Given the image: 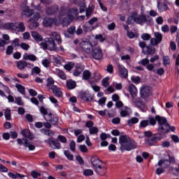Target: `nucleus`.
I'll use <instances>...</instances> for the list:
<instances>
[{
    "mask_svg": "<svg viewBox=\"0 0 179 179\" xmlns=\"http://www.w3.org/2000/svg\"><path fill=\"white\" fill-rule=\"evenodd\" d=\"M139 64L141 65H143V66H145V65L149 64V60L148 59H143L141 61L139 62Z\"/></svg>",
    "mask_w": 179,
    "mask_h": 179,
    "instance_id": "obj_64",
    "label": "nucleus"
},
{
    "mask_svg": "<svg viewBox=\"0 0 179 179\" xmlns=\"http://www.w3.org/2000/svg\"><path fill=\"white\" fill-rule=\"evenodd\" d=\"M136 107H138V108H140V110H141V111H143V113H145V111H146L145 107L146 106L145 105V102L141 101V99H137L136 101H134Z\"/></svg>",
    "mask_w": 179,
    "mask_h": 179,
    "instance_id": "obj_21",
    "label": "nucleus"
},
{
    "mask_svg": "<svg viewBox=\"0 0 179 179\" xmlns=\"http://www.w3.org/2000/svg\"><path fill=\"white\" fill-rule=\"evenodd\" d=\"M171 171L173 176H179V164L178 168H172Z\"/></svg>",
    "mask_w": 179,
    "mask_h": 179,
    "instance_id": "obj_62",
    "label": "nucleus"
},
{
    "mask_svg": "<svg viewBox=\"0 0 179 179\" xmlns=\"http://www.w3.org/2000/svg\"><path fill=\"white\" fill-rule=\"evenodd\" d=\"M127 37H129V38H138V34L134 33L132 31H127Z\"/></svg>",
    "mask_w": 179,
    "mask_h": 179,
    "instance_id": "obj_49",
    "label": "nucleus"
},
{
    "mask_svg": "<svg viewBox=\"0 0 179 179\" xmlns=\"http://www.w3.org/2000/svg\"><path fill=\"white\" fill-rule=\"evenodd\" d=\"M54 83H55V81L54 80L53 78L52 77L48 78L46 86L47 87H48V89L52 90V87H54V86H56V85H54Z\"/></svg>",
    "mask_w": 179,
    "mask_h": 179,
    "instance_id": "obj_31",
    "label": "nucleus"
},
{
    "mask_svg": "<svg viewBox=\"0 0 179 179\" xmlns=\"http://www.w3.org/2000/svg\"><path fill=\"white\" fill-rule=\"evenodd\" d=\"M97 40H99L101 43H104L106 41V38L103 37V35L101 34H98L95 36V39L92 42L94 43V45H97Z\"/></svg>",
    "mask_w": 179,
    "mask_h": 179,
    "instance_id": "obj_32",
    "label": "nucleus"
},
{
    "mask_svg": "<svg viewBox=\"0 0 179 179\" xmlns=\"http://www.w3.org/2000/svg\"><path fill=\"white\" fill-rule=\"evenodd\" d=\"M92 78H94L96 82H99V80H101V75L99 73H94Z\"/></svg>",
    "mask_w": 179,
    "mask_h": 179,
    "instance_id": "obj_52",
    "label": "nucleus"
},
{
    "mask_svg": "<svg viewBox=\"0 0 179 179\" xmlns=\"http://www.w3.org/2000/svg\"><path fill=\"white\" fill-rule=\"evenodd\" d=\"M78 16V10L76 8H73L68 10L67 12V17L64 18L63 17H61L62 20V24L63 26H69V24L71 23L73 19H75Z\"/></svg>",
    "mask_w": 179,
    "mask_h": 179,
    "instance_id": "obj_6",
    "label": "nucleus"
},
{
    "mask_svg": "<svg viewBox=\"0 0 179 179\" xmlns=\"http://www.w3.org/2000/svg\"><path fill=\"white\" fill-rule=\"evenodd\" d=\"M91 164L98 176H106L107 169L103 166V161L100 160L99 157H92L91 158Z\"/></svg>",
    "mask_w": 179,
    "mask_h": 179,
    "instance_id": "obj_3",
    "label": "nucleus"
},
{
    "mask_svg": "<svg viewBox=\"0 0 179 179\" xmlns=\"http://www.w3.org/2000/svg\"><path fill=\"white\" fill-rule=\"evenodd\" d=\"M118 75L120 78H128V70L121 64H117Z\"/></svg>",
    "mask_w": 179,
    "mask_h": 179,
    "instance_id": "obj_16",
    "label": "nucleus"
},
{
    "mask_svg": "<svg viewBox=\"0 0 179 179\" xmlns=\"http://www.w3.org/2000/svg\"><path fill=\"white\" fill-rule=\"evenodd\" d=\"M110 80V78L106 77L102 80V86L104 87H108L110 85V83L108 82Z\"/></svg>",
    "mask_w": 179,
    "mask_h": 179,
    "instance_id": "obj_47",
    "label": "nucleus"
},
{
    "mask_svg": "<svg viewBox=\"0 0 179 179\" xmlns=\"http://www.w3.org/2000/svg\"><path fill=\"white\" fill-rule=\"evenodd\" d=\"M151 37L152 36L149 34H143L141 35V38H142V40H144V41H148L150 40Z\"/></svg>",
    "mask_w": 179,
    "mask_h": 179,
    "instance_id": "obj_50",
    "label": "nucleus"
},
{
    "mask_svg": "<svg viewBox=\"0 0 179 179\" xmlns=\"http://www.w3.org/2000/svg\"><path fill=\"white\" fill-rule=\"evenodd\" d=\"M143 52L146 55H152L156 52V49L153 47L147 46L145 48Z\"/></svg>",
    "mask_w": 179,
    "mask_h": 179,
    "instance_id": "obj_24",
    "label": "nucleus"
},
{
    "mask_svg": "<svg viewBox=\"0 0 179 179\" xmlns=\"http://www.w3.org/2000/svg\"><path fill=\"white\" fill-rule=\"evenodd\" d=\"M64 155L67 157L68 160L72 161L73 160V155L71 154V152L68 150H64Z\"/></svg>",
    "mask_w": 179,
    "mask_h": 179,
    "instance_id": "obj_45",
    "label": "nucleus"
},
{
    "mask_svg": "<svg viewBox=\"0 0 179 179\" xmlns=\"http://www.w3.org/2000/svg\"><path fill=\"white\" fill-rule=\"evenodd\" d=\"M55 73L60 79H63V80H66V76L65 75V73L64 71H61L59 69H55Z\"/></svg>",
    "mask_w": 179,
    "mask_h": 179,
    "instance_id": "obj_30",
    "label": "nucleus"
},
{
    "mask_svg": "<svg viewBox=\"0 0 179 179\" xmlns=\"http://www.w3.org/2000/svg\"><path fill=\"white\" fill-rule=\"evenodd\" d=\"M83 176H85L86 177L93 176V174H94L93 170H92V169H85V170L83 171Z\"/></svg>",
    "mask_w": 179,
    "mask_h": 179,
    "instance_id": "obj_46",
    "label": "nucleus"
},
{
    "mask_svg": "<svg viewBox=\"0 0 179 179\" xmlns=\"http://www.w3.org/2000/svg\"><path fill=\"white\" fill-rule=\"evenodd\" d=\"M85 66L82 64H77V66H76V70L73 72L74 76H79V75H80V73L83 72Z\"/></svg>",
    "mask_w": 179,
    "mask_h": 179,
    "instance_id": "obj_22",
    "label": "nucleus"
},
{
    "mask_svg": "<svg viewBox=\"0 0 179 179\" xmlns=\"http://www.w3.org/2000/svg\"><path fill=\"white\" fill-rule=\"evenodd\" d=\"M158 166L160 167L163 166L164 169H167L170 166V161L169 159H161L158 162Z\"/></svg>",
    "mask_w": 179,
    "mask_h": 179,
    "instance_id": "obj_28",
    "label": "nucleus"
},
{
    "mask_svg": "<svg viewBox=\"0 0 179 179\" xmlns=\"http://www.w3.org/2000/svg\"><path fill=\"white\" fill-rule=\"evenodd\" d=\"M31 36L36 41H43V36L40 35V34L37 33L36 31H32Z\"/></svg>",
    "mask_w": 179,
    "mask_h": 179,
    "instance_id": "obj_34",
    "label": "nucleus"
},
{
    "mask_svg": "<svg viewBox=\"0 0 179 179\" xmlns=\"http://www.w3.org/2000/svg\"><path fill=\"white\" fill-rule=\"evenodd\" d=\"M147 121H148V124H150V125H156L157 120L156 118L155 119V117H149Z\"/></svg>",
    "mask_w": 179,
    "mask_h": 179,
    "instance_id": "obj_56",
    "label": "nucleus"
},
{
    "mask_svg": "<svg viewBox=\"0 0 179 179\" xmlns=\"http://www.w3.org/2000/svg\"><path fill=\"white\" fill-rule=\"evenodd\" d=\"M23 59H25L26 61H37V57L34 55H29L27 53H25L22 56Z\"/></svg>",
    "mask_w": 179,
    "mask_h": 179,
    "instance_id": "obj_27",
    "label": "nucleus"
},
{
    "mask_svg": "<svg viewBox=\"0 0 179 179\" xmlns=\"http://www.w3.org/2000/svg\"><path fill=\"white\" fill-rule=\"evenodd\" d=\"M157 8L159 12H164L169 9V7L166 4L160 3V2H158Z\"/></svg>",
    "mask_w": 179,
    "mask_h": 179,
    "instance_id": "obj_37",
    "label": "nucleus"
},
{
    "mask_svg": "<svg viewBox=\"0 0 179 179\" xmlns=\"http://www.w3.org/2000/svg\"><path fill=\"white\" fill-rule=\"evenodd\" d=\"M79 97L81 100H84V101H92L93 100V96L90 95L89 92H80Z\"/></svg>",
    "mask_w": 179,
    "mask_h": 179,
    "instance_id": "obj_17",
    "label": "nucleus"
},
{
    "mask_svg": "<svg viewBox=\"0 0 179 179\" xmlns=\"http://www.w3.org/2000/svg\"><path fill=\"white\" fill-rule=\"evenodd\" d=\"M57 139H59L62 143H66V142H68V141L66 140V137L62 135H59Z\"/></svg>",
    "mask_w": 179,
    "mask_h": 179,
    "instance_id": "obj_53",
    "label": "nucleus"
},
{
    "mask_svg": "<svg viewBox=\"0 0 179 179\" xmlns=\"http://www.w3.org/2000/svg\"><path fill=\"white\" fill-rule=\"evenodd\" d=\"M164 167L157 168L155 171L156 175L160 176V174H163L164 173Z\"/></svg>",
    "mask_w": 179,
    "mask_h": 179,
    "instance_id": "obj_54",
    "label": "nucleus"
},
{
    "mask_svg": "<svg viewBox=\"0 0 179 179\" xmlns=\"http://www.w3.org/2000/svg\"><path fill=\"white\" fill-rule=\"evenodd\" d=\"M61 23H62L61 17H59L57 19L45 18L43 22V24L45 27H50V26H52V24L58 26L59 24H61Z\"/></svg>",
    "mask_w": 179,
    "mask_h": 179,
    "instance_id": "obj_8",
    "label": "nucleus"
},
{
    "mask_svg": "<svg viewBox=\"0 0 179 179\" xmlns=\"http://www.w3.org/2000/svg\"><path fill=\"white\" fill-rule=\"evenodd\" d=\"M4 115L6 120L8 121H10V118H12L11 113H10V109L6 108L4 110Z\"/></svg>",
    "mask_w": 179,
    "mask_h": 179,
    "instance_id": "obj_38",
    "label": "nucleus"
},
{
    "mask_svg": "<svg viewBox=\"0 0 179 179\" xmlns=\"http://www.w3.org/2000/svg\"><path fill=\"white\" fill-rule=\"evenodd\" d=\"M15 87L19 92V93H21V94H24L25 90H24V87L20 84H16Z\"/></svg>",
    "mask_w": 179,
    "mask_h": 179,
    "instance_id": "obj_39",
    "label": "nucleus"
},
{
    "mask_svg": "<svg viewBox=\"0 0 179 179\" xmlns=\"http://www.w3.org/2000/svg\"><path fill=\"white\" fill-rule=\"evenodd\" d=\"M45 43L42 42L41 43V46L44 50H50V51H57L58 50L57 48V45L55 44V41L52 38H48L45 39Z\"/></svg>",
    "mask_w": 179,
    "mask_h": 179,
    "instance_id": "obj_7",
    "label": "nucleus"
},
{
    "mask_svg": "<svg viewBox=\"0 0 179 179\" xmlns=\"http://www.w3.org/2000/svg\"><path fill=\"white\" fill-rule=\"evenodd\" d=\"M73 68V63L70 62L66 65H64V69L66 71H71Z\"/></svg>",
    "mask_w": 179,
    "mask_h": 179,
    "instance_id": "obj_57",
    "label": "nucleus"
},
{
    "mask_svg": "<svg viewBox=\"0 0 179 179\" xmlns=\"http://www.w3.org/2000/svg\"><path fill=\"white\" fill-rule=\"evenodd\" d=\"M22 15V16H27V17H30L31 15H33L32 18L30 19L31 24L30 27H33V29H36V27H38V23H37V20L40 19V14L38 13H33V10L29 8L26 4H22L21 6Z\"/></svg>",
    "mask_w": 179,
    "mask_h": 179,
    "instance_id": "obj_1",
    "label": "nucleus"
},
{
    "mask_svg": "<svg viewBox=\"0 0 179 179\" xmlns=\"http://www.w3.org/2000/svg\"><path fill=\"white\" fill-rule=\"evenodd\" d=\"M44 134L47 135L48 136H53L54 131H52V130L45 129Z\"/></svg>",
    "mask_w": 179,
    "mask_h": 179,
    "instance_id": "obj_63",
    "label": "nucleus"
},
{
    "mask_svg": "<svg viewBox=\"0 0 179 179\" xmlns=\"http://www.w3.org/2000/svg\"><path fill=\"white\" fill-rule=\"evenodd\" d=\"M155 120H157L159 124V131L160 132H162V134H169V129H170V124L167 123V119H166V117H162L159 115H156Z\"/></svg>",
    "mask_w": 179,
    "mask_h": 179,
    "instance_id": "obj_5",
    "label": "nucleus"
},
{
    "mask_svg": "<svg viewBox=\"0 0 179 179\" xmlns=\"http://www.w3.org/2000/svg\"><path fill=\"white\" fill-rule=\"evenodd\" d=\"M92 57L94 59H101L103 58V51L99 46H94L92 49Z\"/></svg>",
    "mask_w": 179,
    "mask_h": 179,
    "instance_id": "obj_11",
    "label": "nucleus"
},
{
    "mask_svg": "<svg viewBox=\"0 0 179 179\" xmlns=\"http://www.w3.org/2000/svg\"><path fill=\"white\" fill-rule=\"evenodd\" d=\"M79 149L83 153H87V147L86 145H81L79 146Z\"/></svg>",
    "mask_w": 179,
    "mask_h": 179,
    "instance_id": "obj_59",
    "label": "nucleus"
},
{
    "mask_svg": "<svg viewBox=\"0 0 179 179\" xmlns=\"http://www.w3.org/2000/svg\"><path fill=\"white\" fill-rule=\"evenodd\" d=\"M41 73V69L38 68V66H35L31 69V75H38Z\"/></svg>",
    "mask_w": 179,
    "mask_h": 179,
    "instance_id": "obj_43",
    "label": "nucleus"
},
{
    "mask_svg": "<svg viewBox=\"0 0 179 179\" xmlns=\"http://www.w3.org/2000/svg\"><path fill=\"white\" fill-rule=\"evenodd\" d=\"M139 122V120L138 117H132L128 120L127 124L131 127V125H134V124H138Z\"/></svg>",
    "mask_w": 179,
    "mask_h": 179,
    "instance_id": "obj_40",
    "label": "nucleus"
},
{
    "mask_svg": "<svg viewBox=\"0 0 179 179\" xmlns=\"http://www.w3.org/2000/svg\"><path fill=\"white\" fill-rule=\"evenodd\" d=\"M136 14L132 15L127 20L128 24H132L135 23V22H136Z\"/></svg>",
    "mask_w": 179,
    "mask_h": 179,
    "instance_id": "obj_41",
    "label": "nucleus"
},
{
    "mask_svg": "<svg viewBox=\"0 0 179 179\" xmlns=\"http://www.w3.org/2000/svg\"><path fill=\"white\" fill-rule=\"evenodd\" d=\"M152 18L150 17H147L146 15H136V23L138 24H143L145 23H149L151 22Z\"/></svg>",
    "mask_w": 179,
    "mask_h": 179,
    "instance_id": "obj_14",
    "label": "nucleus"
},
{
    "mask_svg": "<svg viewBox=\"0 0 179 179\" xmlns=\"http://www.w3.org/2000/svg\"><path fill=\"white\" fill-rule=\"evenodd\" d=\"M94 46H96L94 43V42H82L80 43V47L87 54H91L93 48H94Z\"/></svg>",
    "mask_w": 179,
    "mask_h": 179,
    "instance_id": "obj_10",
    "label": "nucleus"
},
{
    "mask_svg": "<svg viewBox=\"0 0 179 179\" xmlns=\"http://www.w3.org/2000/svg\"><path fill=\"white\" fill-rule=\"evenodd\" d=\"M21 135H22L25 139H29L30 141L34 139V135H33V133L30 132V130L29 129L22 130Z\"/></svg>",
    "mask_w": 179,
    "mask_h": 179,
    "instance_id": "obj_19",
    "label": "nucleus"
},
{
    "mask_svg": "<svg viewBox=\"0 0 179 179\" xmlns=\"http://www.w3.org/2000/svg\"><path fill=\"white\" fill-rule=\"evenodd\" d=\"M66 86L70 90H72V89H75V87H76V82L71 80H68L66 82Z\"/></svg>",
    "mask_w": 179,
    "mask_h": 179,
    "instance_id": "obj_36",
    "label": "nucleus"
},
{
    "mask_svg": "<svg viewBox=\"0 0 179 179\" xmlns=\"http://www.w3.org/2000/svg\"><path fill=\"white\" fill-rule=\"evenodd\" d=\"M162 61H163V65H164V66H167V65H170V57L169 56H163Z\"/></svg>",
    "mask_w": 179,
    "mask_h": 179,
    "instance_id": "obj_42",
    "label": "nucleus"
},
{
    "mask_svg": "<svg viewBox=\"0 0 179 179\" xmlns=\"http://www.w3.org/2000/svg\"><path fill=\"white\" fill-rule=\"evenodd\" d=\"M27 66V62L24 61H19L17 63V66L18 69H20V71H23V69H24Z\"/></svg>",
    "mask_w": 179,
    "mask_h": 179,
    "instance_id": "obj_35",
    "label": "nucleus"
},
{
    "mask_svg": "<svg viewBox=\"0 0 179 179\" xmlns=\"http://www.w3.org/2000/svg\"><path fill=\"white\" fill-rule=\"evenodd\" d=\"M140 94L142 99H146V97L152 96V88L149 86L143 87L141 89Z\"/></svg>",
    "mask_w": 179,
    "mask_h": 179,
    "instance_id": "obj_13",
    "label": "nucleus"
},
{
    "mask_svg": "<svg viewBox=\"0 0 179 179\" xmlns=\"http://www.w3.org/2000/svg\"><path fill=\"white\" fill-rule=\"evenodd\" d=\"M40 111H41V114H43V115H47L46 117H48V115L50 114L47 111V109L45 108H44V106L40 107Z\"/></svg>",
    "mask_w": 179,
    "mask_h": 179,
    "instance_id": "obj_51",
    "label": "nucleus"
},
{
    "mask_svg": "<svg viewBox=\"0 0 179 179\" xmlns=\"http://www.w3.org/2000/svg\"><path fill=\"white\" fill-rule=\"evenodd\" d=\"M51 90L52 91L53 94L56 96V97H62V91L57 85L52 87Z\"/></svg>",
    "mask_w": 179,
    "mask_h": 179,
    "instance_id": "obj_23",
    "label": "nucleus"
},
{
    "mask_svg": "<svg viewBox=\"0 0 179 179\" xmlns=\"http://www.w3.org/2000/svg\"><path fill=\"white\" fill-rule=\"evenodd\" d=\"M131 80H132L134 83H139V82H141V78L138 76H131Z\"/></svg>",
    "mask_w": 179,
    "mask_h": 179,
    "instance_id": "obj_60",
    "label": "nucleus"
},
{
    "mask_svg": "<svg viewBox=\"0 0 179 179\" xmlns=\"http://www.w3.org/2000/svg\"><path fill=\"white\" fill-rule=\"evenodd\" d=\"M17 142L18 145H23L24 148H28L29 150H34V149H36V146H34V145H33V143H31V142H30V141L27 138H22V140L17 138Z\"/></svg>",
    "mask_w": 179,
    "mask_h": 179,
    "instance_id": "obj_9",
    "label": "nucleus"
},
{
    "mask_svg": "<svg viewBox=\"0 0 179 179\" xmlns=\"http://www.w3.org/2000/svg\"><path fill=\"white\" fill-rule=\"evenodd\" d=\"M46 121L51 122L52 125H57L58 124V116L49 113L47 117H45Z\"/></svg>",
    "mask_w": 179,
    "mask_h": 179,
    "instance_id": "obj_18",
    "label": "nucleus"
},
{
    "mask_svg": "<svg viewBox=\"0 0 179 179\" xmlns=\"http://www.w3.org/2000/svg\"><path fill=\"white\" fill-rule=\"evenodd\" d=\"M57 10H58V8H48L46 10V13L48 15H54V13H55V12H57Z\"/></svg>",
    "mask_w": 179,
    "mask_h": 179,
    "instance_id": "obj_48",
    "label": "nucleus"
},
{
    "mask_svg": "<svg viewBox=\"0 0 179 179\" xmlns=\"http://www.w3.org/2000/svg\"><path fill=\"white\" fill-rule=\"evenodd\" d=\"M119 143L120 144V150L124 152L126 150L127 152H129L133 150V149H136V142L132 140V138H129V136L127 135L121 136L119 138Z\"/></svg>",
    "mask_w": 179,
    "mask_h": 179,
    "instance_id": "obj_2",
    "label": "nucleus"
},
{
    "mask_svg": "<svg viewBox=\"0 0 179 179\" xmlns=\"http://www.w3.org/2000/svg\"><path fill=\"white\" fill-rule=\"evenodd\" d=\"M90 135H96L99 134V128L97 127H93L89 129Z\"/></svg>",
    "mask_w": 179,
    "mask_h": 179,
    "instance_id": "obj_44",
    "label": "nucleus"
},
{
    "mask_svg": "<svg viewBox=\"0 0 179 179\" xmlns=\"http://www.w3.org/2000/svg\"><path fill=\"white\" fill-rule=\"evenodd\" d=\"M106 71L108 73H114V68L113 65L108 64L106 68Z\"/></svg>",
    "mask_w": 179,
    "mask_h": 179,
    "instance_id": "obj_58",
    "label": "nucleus"
},
{
    "mask_svg": "<svg viewBox=\"0 0 179 179\" xmlns=\"http://www.w3.org/2000/svg\"><path fill=\"white\" fill-rule=\"evenodd\" d=\"M92 78V73L89 70H85L83 73V79L84 80H89Z\"/></svg>",
    "mask_w": 179,
    "mask_h": 179,
    "instance_id": "obj_33",
    "label": "nucleus"
},
{
    "mask_svg": "<svg viewBox=\"0 0 179 179\" xmlns=\"http://www.w3.org/2000/svg\"><path fill=\"white\" fill-rule=\"evenodd\" d=\"M3 27L5 30L15 31L16 34L26 31V27L23 22H6L3 24Z\"/></svg>",
    "mask_w": 179,
    "mask_h": 179,
    "instance_id": "obj_4",
    "label": "nucleus"
},
{
    "mask_svg": "<svg viewBox=\"0 0 179 179\" xmlns=\"http://www.w3.org/2000/svg\"><path fill=\"white\" fill-rule=\"evenodd\" d=\"M20 47H21V48H22V50H24L25 51H27V50H29V48H30V45H29V44L25 43H21Z\"/></svg>",
    "mask_w": 179,
    "mask_h": 179,
    "instance_id": "obj_61",
    "label": "nucleus"
},
{
    "mask_svg": "<svg viewBox=\"0 0 179 179\" xmlns=\"http://www.w3.org/2000/svg\"><path fill=\"white\" fill-rule=\"evenodd\" d=\"M45 143H48L52 149H61V143L54 140V138H50L44 141Z\"/></svg>",
    "mask_w": 179,
    "mask_h": 179,
    "instance_id": "obj_15",
    "label": "nucleus"
},
{
    "mask_svg": "<svg viewBox=\"0 0 179 179\" xmlns=\"http://www.w3.org/2000/svg\"><path fill=\"white\" fill-rule=\"evenodd\" d=\"M154 36L155 38H152L150 39L151 45L156 46L157 44H160L162 43V40H163V35L159 32L154 33Z\"/></svg>",
    "mask_w": 179,
    "mask_h": 179,
    "instance_id": "obj_12",
    "label": "nucleus"
},
{
    "mask_svg": "<svg viewBox=\"0 0 179 179\" xmlns=\"http://www.w3.org/2000/svg\"><path fill=\"white\" fill-rule=\"evenodd\" d=\"M50 60L45 59L42 60V65L45 66V68H50Z\"/></svg>",
    "mask_w": 179,
    "mask_h": 179,
    "instance_id": "obj_55",
    "label": "nucleus"
},
{
    "mask_svg": "<svg viewBox=\"0 0 179 179\" xmlns=\"http://www.w3.org/2000/svg\"><path fill=\"white\" fill-rule=\"evenodd\" d=\"M129 92L132 97H136L138 96V89L134 85H130L129 86Z\"/></svg>",
    "mask_w": 179,
    "mask_h": 179,
    "instance_id": "obj_25",
    "label": "nucleus"
},
{
    "mask_svg": "<svg viewBox=\"0 0 179 179\" xmlns=\"http://www.w3.org/2000/svg\"><path fill=\"white\" fill-rule=\"evenodd\" d=\"M50 38L52 40H55L58 44H61L62 43V39L61 38V34L58 32H51L50 34Z\"/></svg>",
    "mask_w": 179,
    "mask_h": 179,
    "instance_id": "obj_20",
    "label": "nucleus"
},
{
    "mask_svg": "<svg viewBox=\"0 0 179 179\" xmlns=\"http://www.w3.org/2000/svg\"><path fill=\"white\" fill-rule=\"evenodd\" d=\"M157 138L156 137H150V138H145V143L148 146H153L156 143Z\"/></svg>",
    "mask_w": 179,
    "mask_h": 179,
    "instance_id": "obj_29",
    "label": "nucleus"
},
{
    "mask_svg": "<svg viewBox=\"0 0 179 179\" xmlns=\"http://www.w3.org/2000/svg\"><path fill=\"white\" fill-rule=\"evenodd\" d=\"M131 113H132V110L130 108L124 107L122 110L120 111V115L121 117H128L131 115Z\"/></svg>",
    "mask_w": 179,
    "mask_h": 179,
    "instance_id": "obj_26",
    "label": "nucleus"
}]
</instances>
